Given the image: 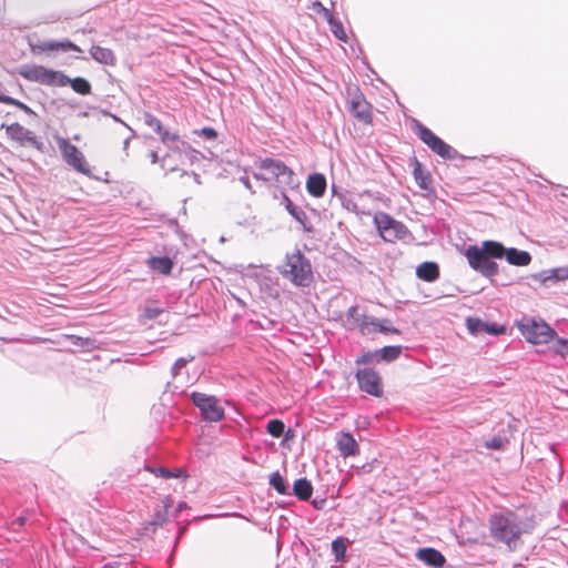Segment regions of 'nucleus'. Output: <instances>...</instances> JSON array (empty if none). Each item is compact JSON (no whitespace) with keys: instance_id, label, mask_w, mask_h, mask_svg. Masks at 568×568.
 Returning a JSON list of instances; mask_svg holds the SVG:
<instances>
[{"instance_id":"423d86ee","label":"nucleus","mask_w":568,"mask_h":568,"mask_svg":"<svg viewBox=\"0 0 568 568\" xmlns=\"http://www.w3.org/2000/svg\"><path fill=\"white\" fill-rule=\"evenodd\" d=\"M518 327L526 341L535 345L546 344L556 336V332L546 322L535 318L523 320Z\"/></svg>"},{"instance_id":"8fccbe9b","label":"nucleus","mask_w":568,"mask_h":568,"mask_svg":"<svg viewBox=\"0 0 568 568\" xmlns=\"http://www.w3.org/2000/svg\"><path fill=\"white\" fill-rule=\"evenodd\" d=\"M16 106L23 110L26 113L33 114V111L24 103L17 100V103H14Z\"/></svg>"},{"instance_id":"13d9d810","label":"nucleus","mask_w":568,"mask_h":568,"mask_svg":"<svg viewBox=\"0 0 568 568\" xmlns=\"http://www.w3.org/2000/svg\"><path fill=\"white\" fill-rule=\"evenodd\" d=\"M73 140L79 141V140H80V136H79V135H74V136H73Z\"/></svg>"},{"instance_id":"a211bd4d","label":"nucleus","mask_w":568,"mask_h":568,"mask_svg":"<svg viewBox=\"0 0 568 568\" xmlns=\"http://www.w3.org/2000/svg\"><path fill=\"white\" fill-rule=\"evenodd\" d=\"M306 190L314 197H322L326 191V179L321 173H313L307 178Z\"/></svg>"},{"instance_id":"c03bdc74","label":"nucleus","mask_w":568,"mask_h":568,"mask_svg":"<svg viewBox=\"0 0 568 568\" xmlns=\"http://www.w3.org/2000/svg\"><path fill=\"white\" fill-rule=\"evenodd\" d=\"M485 446L489 449H500L504 446V440L500 437H494L485 443Z\"/></svg>"},{"instance_id":"f3484780","label":"nucleus","mask_w":568,"mask_h":568,"mask_svg":"<svg viewBox=\"0 0 568 568\" xmlns=\"http://www.w3.org/2000/svg\"><path fill=\"white\" fill-rule=\"evenodd\" d=\"M34 48L40 50V51H42V52H48V51H62V52L74 51V52H82V49L79 45L74 44L73 42H71L69 40H64V41H43V42L38 43Z\"/></svg>"},{"instance_id":"2f4dec72","label":"nucleus","mask_w":568,"mask_h":568,"mask_svg":"<svg viewBox=\"0 0 568 568\" xmlns=\"http://www.w3.org/2000/svg\"><path fill=\"white\" fill-rule=\"evenodd\" d=\"M285 425L280 419H272L267 423L266 430L273 437H281L284 433Z\"/></svg>"},{"instance_id":"393cba45","label":"nucleus","mask_w":568,"mask_h":568,"mask_svg":"<svg viewBox=\"0 0 568 568\" xmlns=\"http://www.w3.org/2000/svg\"><path fill=\"white\" fill-rule=\"evenodd\" d=\"M358 326L363 334H368L372 331L378 329L381 332H396L394 328H387L383 326L376 318L365 316L359 323Z\"/></svg>"},{"instance_id":"473e14b6","label":"nucleus","mask_w":568,"mask_h":568,"mask_svg":"<svg viewBox=\"0 0 568 568\" xmlns=\"http://www.w3.org/2000/svg\"><path fill=\"white\" fill-rule=\"evenodd\" d=\"M346 549H347V547H346L345 540L343 538L339 537V538H336L335 540H333L332 550H333L337 561H341L344 559Z\"/></svg>"},{"instance_id":"c85d7f7f","label":"nucleus","mask_w":568,"mask_h":568,"mask_svg":"<svg viewBox=\"0 0 568 568\" xmlns=\"http://www.w3.org/2000/svg\"><path fill=\"white\" fill-rule=\"evenodd\" d=\"M271 486L281 495H290L288 486L286 485L282 475L276 471L270 476Z\"/></svg>"},{"instance_id":"20e7f679","label":"nucleus","mask_w":568,"mask_h":568,"mask_svg":"<svg viewBox=\"0 0 568 568\" xmlns=\"http://www.w3.org/2000/svg\"><path fill=\"white\" fill-rule=\"evenodd\" d=\"M489 529L491 536L501 542L511 545L523 534L519 517L513 511L494 514L489 518Z\"/></svg>"},{"instance_id":"c9c22d12","label":"nucleus","mask_w":568,"mask_h":568,"mask_svg":"<svg viewBox=\"0 0 568 568\" xmlns=\"http://www.w3.org/2000/svg\"><path fill=\"white\" fill-rule=\"evenodd\" d=\"M144 123L149 128L153 129L158 134L162 133L163 126L161 124V121L156 116L152 115L151 113L144 114Z\"/></svg>"},{"instance_id":"412c9836","label":"nucleus","mask_w":568,"mask_h":568,"mask_svg":"<svg viewBox=\"0 0 568 568\" xmlns=\"http://www.w3.org/2000/svg\"><path fill=\"white\" fill-rule=\"evenodd\" d=\"M507 262L511 265L516 266H526L530 263L531 256L526 251H520L517 248H506L505 247V254Z\"/></svg>"},{"instance_id":"f03ea898","label":"nucleus","mask_w":568,"mask_h":568,"mask_svg":"<svg viewBox=\"0 0 568 568\" xmlns=\"http://www.w3.org/2000/svg\"><path fill=\"white\" fill-rule=\"evenodd\" d=\"M505 246L496 241H484L480 246L469 245L464 255L469 266L484 276H494L498 273V265L491 258H501Z\"/></svg>"},{"instance_id":"2eb2a0df","label":"nucleus","mask_w":568,"mask_h":568,"mask_svg":"<svg viewBox=\"0 0 568 568\" xmlns=\"http://www.w3.org/2000/svg\"><path fill=\"white\" fill-rule=\"evenodd\" d=\"M336 445L344 458L359 454V446L351 433H339L336 437Z\"/></svg>"},{"instance_id":"864d4df0","label":"nucleus","mask_w":568,"mask_h":568,"mask_svg":"<svg viewBox=\"0 0 568 568\" xmlns=\"http://www.w3.org/2000/svg\"><path fill=\"white\" fill-rule=\"evenodd\" d=\"M150 159H151V162H152L153 164L158 163V162H159V155H158V153H156L155 151H152V152L150 153Z\"/></svg>"},{"instance_id":"7c9ffc66","label":"nucleus","mask_w":568,"mask_h":568,"mask_svg":"<svg viewBox=\"0 0 568 568\" xmlns=\"http://www.w3.org/2000/svg\"><path fill=\"white\" fill-rule=\"evenodd\" d=\"M342 205L347 211L353 212L355 214H365V215L371 214L369 210H365L364 207H361L354 199H347V197L343 199Z\"/></svg>"},{"instance_id":"a19ab883","label":"nucleus","mask_w":568,"mask_h":568,"mask_svg":"<svg viewBox=\"0 0 568 568\" xmlns=\"http://www.w3.org/2000/svg\"><path fill=\"white\" fill-rule=\"evenodd\" d=\"M108 115H110L114 121L122 123V124H123V125H124V126L130 131V135H129V136H126V138L124 139V142H123V150H124V151H126V150H128V148H129L130 141H131V140L134 138V135H135L134 131H133V130H132V129H131L126 123H124L120 118H118L116 115L111 114V113H108Z\"/></svg>"},{"instance_id":"58836bf2","label":"nucleus","mask_w":568,"mask_h":568,"mask_svg":"<svg viewBox=\"0 0 568 568\" xmlns=\"http://www.w3.org/2000/svg\"><path fill=\"white\" fill-rule=\"evenodd\" d=\"M554 351L562 357L568 355V339L558 338L554 345Z\"/></svg>"},{"instance_id":"603ef678","label":"nucleus","mask_w":568,"mask_h":568,"mask_svg":"<svg viewBox=\"0 0 568 568\" xmlns=\"http://www.w3.org/2000/svg\"><path fill=\"white\" fill-rule=\"evenodd\" d=\"M70 338L72 339L73 345L83 346V343H82L83 339L81 337L70 336Z\"/></svg>"},{"instance_id":"5fc2aeb1","label":"nucleus","mask_w":568,"mask_h":568,"mask_svg":"<svg viewBox=\"0 0 568 568\" xmlns=\"http://www.w3.org/2000/svg\"><path fill=\"white\" fill-rule=\"evenodd\" d=\"M17 524H18V526H23V524H24V518H23V517H19V518L17 519Z\"/></svg>"},{"instance_id":"dca6fc26","label":"nucleus","mask_w":568,"mask_h":568,"mask_svg":"<svg viewBox=\"0 0 568 568\" xmlns=\"http://www.w3.org/2000/svg\"><path fill=\"white\" fill-rule=\"evenodd\" d=\"M161 136V141L169 145L170 150L173 152H178L179 154L189 155L194 152L190 144L186 142H180L179 135L176 133H171L164 128L162 129V133H159Z\"/></svg>"},{"instance_id":"6e6d98bb","label":"nucleus","mask_w":568,"mask_h":568,"mask_svg":"<svg viewBox=\"0 0 568 568\" xmlns=\"http://www.w3.org/2000/svg\"><path fill=\"white\" fill-rule=\"evenodd\" d=\"M365 196H371L369 192H365L363 194H359V199L363 200Z\"/></svg>"},{"instance_id":"1a4fd4ad","label":"nucleus","mask_w":568,"mask_h":568,"mask_svg":"<svg viewBox=\"0 0 568 568\" xmlns=\"http://www.w3.org/2000/svg\"><path fill=\"white\" fill-rule=\"evenodd\" d=\"M374 224L378 230L379 235L386 242H395L402 240L407 234V227L393 219L389 214L378 212L374 215Z\"/></svg>"},{"instance_id":"4d7b16f0","label":"nucleus","mask_w":568,"mask_h":568,"mask_svg":"<svg viewBox=\"0 0 568 568\" xmlns=\"http://www.w3.org/2000/svg\"><path fill=\"white\" fill-rule=\"evenodd\" d=\"M193 176H194V179H195L196 183H200L199 175H197V174H195V173H193Z\"/></svg>"},{"instance_id":"a878e982","label":"nucleus","mask_w":568,"mask_h":568,"mask_svg":"<svg viewBox=\"0 0 568 568\" xmlns=\"http://www.w3.org/2000/svg\"><path fill=\"white\" fill-rule=\"evenodd\" d=\"M568 280V265L557 268H551L542 272L541 282H557Z\"/></svg>"},{"instance_id":"ea45409f","label":"nucleus","mask_w":568,"mask_h":568,"mask_svg":"<svg viewBox=\"0 0 568 568\" xmlns=\"http://www.w3.org/2000/svg\"><path fill=\"white\" fill-rule=\"evenodd\" d=\"M312 9L315 13L323 16L326 19V21L331 20V18L333 17L331 11L318 1L313 2Z\"/></svg>"},{"instance_id":"f8f14e48","label":"nucleus","mask_w":568,"mask_h":568,"mask_svg":"<svg viewBox=\"0 0 568 568\" xmlns=\"http://www.w3.org/2000/svg\"><path fill=\"white\" fill-rule=\"evenodd\" d=\"M252 276L255 278L261 291L268 297L278 295V280L273 276L272 271L266 267H260L254 271Z\"/></svg>"},{"instance_id":"39448f33","label":"nucleus","mask_w":568,"mask_h":568,"mask_svg":"<svg viewBox=\"0 0 568 568\" xmlns=\"http://www.w3.org/2000/svg\"><path fill=\"white\" fill-rule=\"evenodd\" d=\"M255 168L260 170L253 173L256 180L275 181L281 187L294 185V172L282 161L267 158L255 162Z\"/></svg>"},{"instance_id":"a18cd8bd","label":"nucleus","mask_w":568,"mask_h":568,"mask_svg":"<svg viewBox=\"0 0 568 568\" xmlns=\"http://www.w3.org/2000/svg\"><path fill=\"white\" fill-rule=\"evenodd\" d=\"M200 134L209 140H213L217 135L216 131L213 128H203Z\"/></svg>"},{"instance_id":"79ce46f5","label":"nucleus","mask_w":568,"mask_h":568,"mask_svg":"<svg viewBox=\"0 0 568 568\" xmlns=\"http://www.w3.org/2000/svg\"><path fill=\"white\" fill-rule=\"evenodd\" d=\"M505 332V327L501 325H498L496 323H486V328L484 333L490 334V335H499Z\"/></svg>"},{"instance_id":"6e6552de","label":"nucleus","mask_w":568,"mask_h":568,"mask_svg":"<svg viewBox=\"0 0 568 568\" xmlns=\"http://www.w3.org/2000/svg\"><path fill=\"white\" fill-rule=\"evenodd\" d=\"M192 403L200 409L201 416L204 420L210 423H217L224 418V408L220 400L212 395L200 392L191 394Z\"/></svg>"},{"instance_id":"f704fd0d","label":"nucleus","mask_w":568,"mask_h":568,"mask_svg":"<svg viewBox=\"0 0 568 568\" xmlns=\"http://www.w3.org/2000/svg\"><path fill=\"white\" fill-rule=\"evenodd\" d=\"M327 22L331 26V31L333 32V34L337 39L345 41L346 34H345L342 23L338 20H336L334 17H332L331 20H328Z\"/></svg>"},{"instance_id":"f257e3e1","label":"nucleus","mask_w":568,"mask_h":568,"mask_svg":"<svg viewBox=\"0 0 568 568\" xmlns=\"http://www.w3.org/2000/svg\"><path fill=\"white\" fill-rule=\"evenodd\" d=\"M20 74L29 81L44 85L65 87L70 84L71 88L80 94H89L91 91V85L88 80L83 78L71 80L63 72L42 65H24L21 68Z\"/></svg>"},{"instance_id":"9b49d317","label":"nucleus","mask_w":568,"mask_h":568,"mask_svg":"<svg viewBox=\"0 0 568 568\" xmlns=\"http://www.w3.org/2000/svg\"><path fill=\"white\" fill-rule=\"evenodd\" d=\"M356 379L359 388L375 397H379L383 394L382 378L379 374L372 368L358 369L356 373Z\"/></svg>"},{"instance_id":"6ab92c4d","label":"nucleus","mask_w":568,"mask_h":568,"mask_svg":"<svg viewBox=\"0 0 568 568\" xmlns=\"http://www.w3.org/2000/svg\"><path fill=\"white\" fill-rule=\"evenodd\" d=\"M417 558L430 567L439 568L446 562L445 557L434 548H423L417 551Z\"/></svg>"},{"instance_id":"37998d69","label":"nucleus","mask_w":568,"mask_h":568,"mask_svg":"<svg viewBox=\"0 0 568 568\" xmlns=\"http://www.w3.org/2000/svg\"><path fill=\"white\" fill-rule=\"evenodd\" d=\"M192 359H193V357H190V358L180 357V358H178L175 361L173 367H172L173 376H176L179 374L180 369H182Z\"/></svg>"},{"instance_id":"c756f323","label":"nucleus","mask_w":568,"mask_h":568,"mask_svg":"<svg viewBox=\"0 0 568 568\" xmlns=\"http://www.w3.org/2000/svg\"><path fill=\"white\" fill-rule=\"evenodd\" d=\"M378 352V361H385V362H392L395 361L402 353L400 346H386L381 349H377Z\"/></svg>"},{"instance_id":"9d476101","label":"nucleus","mask_w":568,"mask_h":568,"mask_svg":"<svg viewBox=\"0 0 568 568\" xmlns=\"http://www.w3.org/2000/svg\"><path fill=\"white\" fill-rule=\"evenodd\" d=\"M418 138L436 154L444 159H454L457 152L440 138L435 135L428 128L417 124Z\"/></svg>"},{"instance_id":"aec40b11","label":"nucleus","mask_w":568,"mask_h":568,"mask_svg":"<svg viewBox=\"0 0 568 568\" xmlns=\"http://www.w3.org/2000/svg\"><path fill=\"white\" fill-rule=\"evenodd\" d=\"M90 55L94 61L101 64L114 65L116 62L115 54L109 48L92 45L90 48Z\"/></svg>"},{"instance_id":"49530a36","label":"nucleus","mask_w":568,"mask_h":568,"mask_svg":"<svg viewBox=\"0 0 568 568\" xmlns=\"http://www.w3.org/2000/svg\"><path fill=\"white\" fill-rule=\"evenodd\" d=\"M162 311L156 307H146L145 308V316L149 318H155Z\"/></svg>"},{"instance_id":"72a5a7b5","label":"nucleus","mask_w":568,"mask_h":568,"mask_svg":"<svg viewBox=\"0 0 568 568\" xmlns=\"http://www.w3.org/2000/svg\"><path fill=\"white\" fill-rule=\"evenodd\" d=\"M467 328L469 331V333H471L473 335H478L480 333H484L485 332V328H486V322L479 320V318H467Z\"/></svg>"},{"instance_id":"4468645a","label":"nucleus","mask_w":568,"mask_h":568,"mask_svg":"<svg viewBox=\"0 0 568 568\" xmlns=\"http://www.w3.org/2000/svg\"><path fill=\"white\" fill-rule=\"evenodd\" d=\"M351 112L359 121L369 123L372 121L371 105L362 94H355L351 101Z\"/></svg>"},{"instance_id":"4c0bfd02","label":"nucleus","mask_w":568,"mask_h":568,"mask_svg":"<svg viewBox=\"0 0 568 568\" xmlns=\"http://www.w3.org/2000/svg\"><path fill=\"white\" fill-rule=\"evenodd\" d=\"M374 361H378V352H364L356 358L357 364H368Z\"/></svg>"},{"instance_id":"3c124183","label":"nucleus","mask_w":568,"mask_h":568,"mask_svg":"<svg viewBox=\"0 0 568 568\" xmlns=\"http://www.w3.org/2000/svg\"><path fill=\"white\" fill-rule=\"evenodd\" d=\"M240 181L244 184V186H245L247 190H251V189H252L251 182H250V180H248V178H247L246 175L241 176V178H240Z\"/></svg>"},{"instance_id":"09e8293b","label":"nucleus","mask_w":568,"mask_h":568,"mask_svg":"<svg viewBox=\"0 0 568 568\" xmlns=\"http://www.w3.org/2000/svg\"><path fill=\"white\" fill-rule=\"evenodd\" d=\"M0 102L10 104V105H14V103H17V99L8 97V95H0Z\"/></svg>"},{"instance_id":"4be33fe9","label":"nucleus","mask_w":568,"mask_h":568,"mask_svg":"<svg viewBox=\"0 0 568 568\" xmlns=\"http://www.w3.org/2000/svg\"><path fill=\"white\" fill-rule=\"evenodd\" d=\"M146 265L163 275L170 274L173 268V262L168 256H152L146 261Z\"/></svg>"},{"instance_id":"cd10ccee","label":"nucleus","mask_w":568,"mask_h":568,"mask_svg":"<svg viewBox=\"0 0 568 568\" xmlns=\"http://www.w3.org/2000/svg\"><path fill=\"white\" fill-rule=\"evenodd\" d=\"M148 470L151 471L152 474H154L155 476L162 477L165 479L180 478V477L185 476L183 470H181V469L171 470V469H168L164 467H148Z\"/></svg>"},{"instance_id":"ddd939ff","label":"nucleus","mask_w":568,"mask_h":568,"mask_svg":"<svg viewBox=\"0 0 568 568\" xmlns=\"http://www.w3.org/2000/svg\"><path fill=\"white\" fill-rule=\"evenodd\" d=\"M6 132L8 136L21 144H30L39 148V142L34 133L19 123L8 125Z\"/></svg>"},{"instance_id":"de8ad7c7","label":"nucleus","mask_w":568,"mask_h":568,"mask_svg":"<svg viewBox=\"0 0 568 568\" xmlns=\"http://www.w3.org/2000/svg\"><path fill=\"white\" fill-rule=\"evenodd\" d=\"M348 316L356 320L357 322L359 321V310L357 306H352L349 307L348 310Z\"/></svg>"},{"instance_id":"5701e85b","label":"nucleus","mask_w":568,"mask_h":568,"mask_svg":"<svg viewBox=\"0 0 568 568\" xmlns=\"http://www.w3.org/2000/svg\"><path fill=\"white\" fill-rule=\"evenodd\" d=\"M416 275L426 282H434L439 276L438 265L434 262H424L416 268Z\"/></svg>"},{"instance_id":"b1692460","label":"nucleus","mask_w":568,"mask_h":568,"mask_svg":"<svg viewBox=\"0 0 568 568\" xmlns=\"http://www.w3.org/2000/svg\"><path fill=\"white\" fill-rule=\"evenodd\" d=\"M293 494L301 500H308L313 494V486L306 478L295 480L293 485Z\"/></svg>"},{"instance_id":"0eeeda50","label":"nucleus","mask_w":568,"mask_h":568,"mask_svg":"<svg viewBox=\"0 0 568 568\" xmlns=\"http://www.w3.org/2000/svg\"><path fill=\"white\" fill-rule=\"evenodd\" d=\"M55 142L63 161L69 166L81 174H91V170L84 154L75 145L62 136H55Z\"/></svg>"},{"instance_id":"bb28decb","label":"nucleus","mask_w":568,"mask_h":568,"mask_svg":"<svg viewBox=\"0 0 568 568\" xmlns=\"http://www.w3.org/2000/svg\"><path fill=\"white\" fill-rule=\"evenodd\" d=\"M283 203L285 204L286 210L288 213L301 224H305L307 220V215L305 211L293 204V202L290 200V197L283 193Z\"/></svg>"},{"instance_id":"7ed1b4c3","label":"nucleus","mask_w":568,"mask_h":568,"mask_svg":"<svg viewBox=\"0 0 568 568\" xmlns=\"http://www.w3.org/2000/svg\"><path fill=\"white\" fill-rule=\"evenodd\" d=\"M277 270L284 278L298 287L308 286L313 278L312 265L300 250L287 253Z\"/></svg>"},{"instance_id":"e433bc0d","label":"nucleus","mask_w":568,"mask_h":568,"mask_svg":"<svg viewBox=\"0 0 568 568\" xmlns=\"http://www.w3.org/2000/svg\"><path fill=\"white\" fill-rule=\"evenodd\" d=\"M414 176H415V180L417 182V184L424 189V190H427L428 189V176L426 174H424V172L422 171L420 169V164L417 163L415 170H414Z\"/></svg>"}]
</instances>
